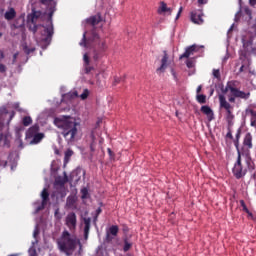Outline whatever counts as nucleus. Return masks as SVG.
Instances as JSON below:
<instances>
[{
	"label": "nucleus",
	"mask_w": 256,
	"mask_h": 256,
	"mask_svg": "<svg viewBox=\"0 0 256 256\" xmlns=\"http://www.w3.org/2000/svg\"><path fill=\"white\" fill-rule=\"evenodd\" d=\"M41 11H37L35 9L32 10V13L28 16L29 20V31H31L35 37L36 42L42 49H47L49 45H51V39H53V17L51 18V23L49 22V14H48V20L47 26L44 25H37V19L41 18Z\"/></svg>",
	"instance_id": "1"
},
{
	"label": "nucleus",
	"mask_w": 256,
	"mask_h": 256,
	"mask_svg": "<svg viewBox=\"0 0 256 256\" xmlns=\"http://www.w3.org/2000/svg\"><path fill=\"white\" fill-rule=\"evenodd\" d=\"M80 47H85L86 49L94 48V61L98 59L107 51V41L101 39L97 30L93 28L90 32H84L82 40L79 42Z\"/></svg>",
	"instance_id": "2"
},
{
	"label": "nucleus",
	"mask_w": 256,
	"mask_h": 256,
	"mask_svg": "<svg viewBox=\"0 0 256 256\" xmlns=\"http://www.w3.org/2000/svg\"><path fill=\"white\" fill-rule=\"evenodd\" d=\"M54 125L58 129L62 130V136L64 137L67 143H74L75 138L79 130L77 129V122L68 118H55Z\"/></svg>",
	"instance_id": "3"
},
{
	"label": "nucleus",
	"mask_w": 256,
	"mask_h": 256,
	"mask_svg": "<svg viewBox=\"0 0 256 256\" xmlns=\"http://www.w3.org/2000/svg\"><path fill=\"white\" fill-rule=\"evenodd\" d=\"M238 87L239 82L237 80H231L227 82L225 89H222V93H229V103H235L236 99H244V101H247V99L251 97V92L241 91Z\"/></svg>",
	"instance_id": "4"
},
{
	"label": "nucleus",
	"mask_w": 256,
	"mask_h": 256,
	"mask_svg": "<svg viewBox=\"0 0 256 256\" xmlns=\"http://www.w3.org/2000/svg\"><path fill=\"white\" fill-rule=\"evenodd\" d=\"M77 237L71 235L69 231L62 232L61 237L57 240L58 249L66 255H71L77 249Z\"/></svg>",
	"instance_id": "5"
},
{
	"label": "nucleus",
	"mask_w": 256,
	"mask_h": 256,
	"mask_svg": "<svg viewBox=\"0 0 256 256\" xmlns=\"http://www.w3.org/2000/svg\"><path fill=\"white\" fill-rule=\"evenodd\" d=\"M220 109H224L226 111V121L228 123V132L226 134L227 139H233V132L231 131V127H233V119H235V115L233 114V106L231 103L227 102V98L225 95L220 94L218 96Z\"/></svg>",
	"instance_id": "6"
},
{
	"label": "nucleus",
	"mask_w": 256,
	"mask_h": 256,
	"mask_svg": "<svg viewBox=\"0 0 256 256\" xmlns=\"http://www.w3.org/2000/svg\"><path fill=\"white\" fill-rule=\"evenodd\" d=\"M160 63H161L160 67L156 69V73H158V75H161V73L166 71L167 67L171 65V60H169V54L167 53V50L163 51V56L160 60Z\"/></svg>",
	"instance_id": "7"
},
{
	"label": "nucleus",
	"mask_w": 256,
	"mask_h": 256,
	"mask_svg": "<svg viewBox=\"0 0 256 256\" xmlns=\"http://www.w3.org/2000/svg\"><path fill=\"white\" fill-rule=\"evenodd\" d=\"M190 21L194 25H203L205 23V20H203V10H193L190 13Z\"/></svg>",
	"instance_id": "8"
},
{
	"label": "nucleus",
	"mask_w": 256,
	"mask_h": 256,
	"mask_svg": "<svg viewBox=\"0 0 256 256\" xmlns=\"http://www.w3.org/2000/svg\"><path fill=\"white\" fill-rule=\"evenodd\" d=\"M41 5H45L47 7L49 22L51 23V18L55 14L57 4L53 0H39Z\"/></svg>",
	"instance_id": "9"
},
{
	"label": "nucleus",
	"mask_w": 256,
	"mask_h": 256,
	"mask_svg": "<svg viewBox=\"0 0 256 256\" xmlns=\"http://www.w3.org/2000/svg\"><path fill=\"white\" fill-rule=\"evenodd\" d=\"M97 139H99V136L95 134V131H92L86 136V143L89 145L92 153H95V149L97 147Z\"/></svg>",
	"instance_id": "10"
},
{
	"label": "nucleus",
	"mask_w": 256,
	"mask_h": 256,
	"mask_svg": "<svg viewBox=\"0 0 256 256\" xmlns=\"http://www.w3.org/2000/svg\"><path fill=\"white\" fill-rule=\"evenodd\" d=\"M66 225L70 231H75L77 228V215L75 212H71L66 216Z\"/></svg>",
	"instance_id": "11"
},
{
	"label": "nucleus",
	"mask_w": 256,
	"mask_h": 256,
	"mask_svg": "<svg viewBox=\"0 0 256 256\" xmlns=\"http://www.w3.org/2000/svg\"><path fill=\"white\" fill-rule=\"evenodd\" d=\"M197 51H199L197 49V45L193 44L191 46H188V47H186L185 52L182 55H180L179 59L180 60L181 59H189V57L191 55H195V53H197Z\"/></svg>",
	"instance_id": "12"
},
{
	"label": "nucleus",
	"mask_w": 256,
	"mask_h": 256,
	"mask_svg": "<svg viewBox=\"0 0 256 256\" xmlns=\"http://www.w3.org/2000/svg\"><path fill=\"white\" fill-rule=\"evenodd\" d=\"M84 61V73L89 75L91 71H95V67L91 66V59L89 58V54L85 53L83 55Z\"/></svg>",
	"instance_id": "13"
},
{
	"label": "nucleus",
	"mask_w": 256,
	"mask_h": 256,
	"mask_svg": "<svg viewBox=\"0 0 256 256\" xmlns=\"http://www.w3.org/2000/svg\"><path fill=\"white\" fill-rule=\"evenodd\" d=\"M101 21H103V18L101 17L100 13L90 16L89 18L86 19L87 25H91V27H95V25H99Z\"/></svg>",
	"instance_id": "14"
},
{
	"label": "nucleus",
	"mask_w": 256,
	"mask_h": 256,
	"mask_svg": "<svg viewBox=\"0 0 256 256\" xmlns=\"http://www.w3.org/2000/svg\"><path fill=\"white\" fill-rule=\"evenodd\" d=\"M243 147H246L248 150L253 149V135L250 132L244 136Z\"/></svg>",
	"instance_id": "15"
},
{
	"label": "nucleus",
	"mask_w": 256,
	"mask_h": 256,
	"mask_svg": "<svg viewBox=\"0 0 256 256\" xmlns=\"http://www.w3.org/2000/svg\"><path fill=\"white\" fill-rule=\"evenodd\" d=\"M38 133H39V126L35 124L27 130L26 139H31L32 137H35V135H38Z\"/></svg>",
	"instance_id": "16"
},
{
	"label": "nucleus",
	"mask_w": 256,
	"mask_h": 256,
	"mask_svg": "<svg viewBox=\"0 0 256 256\" xmlns=\"http://www.w3.org/2000/svg\"><path fill=\"white\" fill-rule=\"evenodd\" d=\"M89 231H91V218H84V239H89Z\"/></svg>",
	"instance_id": "17"
},
{
	"label": "nucleus",
	"mask_w": 256,
	"mask_h": 256,
	"mask_svg": "<svg viewBox=\"0 0 256 256\" xmlns=\"http://www.w3.org/2000/svg\"><path fill=\"white\" fill-rule=\"evenodd\" d=\"M232 172H233L234 176L236 177V179H241V177H243V175H245V172L243 171V166H239L237 164H234Z\"/></svg>",
	"instance_id": "18"
},
{
	"label": "nucleus",
	"mask_w": 256,
	"mask_h": 256,
	"mask_svg": "<svg viewBox=\"0 0 256 256\" xmlns=\"http://www.w3.org/2000/svg\"><path fill=\"white\" fill-rule=\"evenodd\" d=\"M31 141H30V145H37L39 143H41V141H43V139H45V134L44 133H38L34 136L31 137Z\"/></svg>",
	"instance_id": "19"
},
{
	"label": "nucleus",
	"mask_w": 256,
	"mask_h": 256,
	"mask_svg": "<svg viewBox=\"0 0 256 256\" xmlns=\"http://www.w3.org/2000/svg\"><path fill=\"white\" fill-rule=\"evenodd\" d=\"M200 111L204 114L207 115L209 121H213V110L209 106H202Z\"/></svg>",
	"instance_id": "20"
},
{
	"label": "nucleus",
	"mask_w": 256,
	"mask_h": 256,
	"mask_svg": "<svg viewBox=\"0 0 256 256\" xmlns=\"http://www.w3.org/2000/svg\"><path fill=\"white\" fill-rule=\"evenodd\" d=\"M17 16L14 8H10L9 11L5 12L4 17L6 21H13V18Z\"/></svg>",
	"instance_id": "21"
},
{
	"label": "nucleus",
	"mask_w": 256,
	"mask_h": 256,
	"mask_svg": "<svg viewBox=\"0 0 256 256\" xmlns=\"http://www.w3.org/2000/svg\"><path fill=\"white\" fill-rule=\"evenodd\" d=\"M158 13H169V15H171V13H173V9L167 7V3L161 2L160 8L158 9Z\"/></svg>",
	"instance_id": "22"
},
{
	"label": "nucleus",
	"mask_w": 256,
	"mask_h": 256,
	"mask_svg": "<svg viewBox=\"0 0 256 256\" xmlns=\"http://www.w3.org/2000/svg\"><path fill=\"white\" fill-rule=\"evenodd\" d=\"M240 139H241V128H238L236 135H235V139L233 140L234 147H236V151H241V149L239 148V140Z\"/></svg>",
	"instance_id": "23"
},
{
	"label": "nucleus",
	"mask_w": 256,
	"mask_h": 256,
	"mask_svg": "<svg viewBox=\"0 0 256 256\" xmlns=\"http://www.w3.org/2000/svg\"><path fill=\"white\" fill-rule=\"evenodd\" d=\"M107 233L112 235V237H117L119 235V226L112 225L108 230Z\"/></svg>",
	"instance_id": "24"
},
{
	"label": "nucleus",
	"mask_w": 256,
	"mask_h": 256,
	"mask_svg": "<svg viewBox=\"0 0 256 256\" xmlns=\"http://www.w3.org/2000/svg\"><path fill=\"white\" fill-rule=\"evenodd\" d=\"M42 203L43 205H47V201H49V191L47 188H44L41 193Z\"/></svg>",
	"instance_id": "25"
},
{
	"label": "nucleus",
	"mask_w": 256,
	"mask_h": 256,
	"mask_svg": "<svg viewBox=\"0 0 256 256\" xmlns=\"http://www.w3.org/2000/svg\"><path fill=\"white\" fill-rule=\"evenodd\" d=\"M71 157H73V150L67 149V151L64 154V163L67 165L69 161H71Z\"/></svg>",
	"instance_id": "26"
},
{
	"label": "nucleus",
	"mask_w": 256,
	"mask_h": 256,
	"mask_svg": "<svg viewBox=\"0 0 256 256\" xmlns=\"http://www.w3.org/2000/svg\"><path fill=\"white\" fill-rule=\"evenodd\" d=\"M196 100L200 105H204V103H207V96L205 94H198Z\"/></svg>",
	"instance_id": "27"
},
{
	"label": "nucleus",
	"mask_w": 256,
	"mask_h": 256,
	"mask_svg": "<svg viewBox=\"0 0 256 256\" xmlns=\"http://www.w3.org/2000/svg\"><path fill=\"white\" fill-rule=\"evenodd\" d=\"M31 123H33V119H31L30 116H25L22 119V125H24V127H29V125H31Z\"/></svg>",
	"instance_id": "28"
},
{
	"label": "nucleus",
	"mask_w": 256,
	"mask_h": 256,
	"mask_svg": "<svg viewBox=\"0 0 256 256\" xmlns=\"http://www.w3.org/2000/svg\"><path fill=\"white\" fill-rule=\"evenodd\" d=\"M131 247H133V244L130 243L129 241H127V239L124 240V247H123V251L125 253H127V251H129L131 249Z\"/></svg>",
	"instance_id": "29"
},
{
	"label": "nucleus",
	"mask_w": 256,
	"mask_h": 256,
	"mask_svg": "<svg viewBox=\"0 0 256 256\" xmlns=\"http://www.w3.org/2000/svg\"><path fill=\"white\" fill-rule=\"evenodd\" d=\"M24 53H26V55H31V53H35V47H30L29 46H24Z\"/></svg>",
	"instance_id": "30"
},
{
	"label": "nucleus",
	"mask_w": 256,
	"mask_h": 256,
	"mask_svg": "<svg viewBox=\"0 0 256 256\" xmlns=\"http://www.w3.org/2000/svg\"><path fill=\"white\" fill-rule=\"evenodd\" d=\"M186 67H188V69H193V67H195V60L193 58H190L186 61Z\"/></svg>",
	"instance_id": "31"
},
{
	"label": "nucleus",
	"mask_w": 256,
	"mask_h": 256,
	"mask_svg": "<svg viewBox=\"0 0 256 256\" xmlns=\"http://www.w3.org/2000/svg\"><path fill=\"white\" fill-rule=\"evenodd\" d=\"M69 181V179L67 178V175H65V177L63 179L58 178L56 179V183L58 185H65V183H67Z\"/></svg>",
	"instance_id": "32"
},
{
	"label": "nucleus",
	"mask_w": 256,
	"mask_h": 256,
	"mask_svg": "<svg viewBox=\"0 0 256 256\" xmlns=\"http://www.w3.org/2000/svg\"><path fill=\"white\" fill-rule=\"evenodd\" d=\"M81 195L82 199H87V197H89V190L87 188H82Z\"/></svg>",
	"instance_id": "33"
},
{
	"label": "nucleus",
	"mask_w": 256,
	"mask_h": 256,
	"mask_svg": "<svg viewBox=\"0 0 256 256\" xmlns=\"http://www.w3.org/2000/svg\"><path fill=\"white\" fill-rule=\"evenodd\" d=\"M237 161L235 163V165H238L239 167H243V164L241 163V150H237Z\"/></svg>",
	"instance_id": "34"
},
{
	"label": "nucleus",
	"mask_w": 256,
	"mask_h": 256,
	"mask_svg": "<svg viewBox=\"0 0 256 256\" xmlns=\"http://www.w3.org/2000/svg\"><path fill=\"white\" fill-rule=\"evenodd\" d=\"M88 97H89V90L85 89L83 93L80 95V98L82 99V101H85V99H87Z\"/></svg>",
	"instance_id": "35"
},
{
	"label": "nucleus",
	"mask_w": 256,
	"mask_h": 256,
	"mask_svg": "<svg viewBox=\"0 0 256 256\" xmlns=\"http://www.w3.org/2000/svg\"><path fill=\"white\" fill-rule=\"evenodd\" d=\"M213 76L215 77V79H221V72L219 71V69L213 70Z\"/></svg>",
	"instance_id": "36"
},
{
	"label": "nucleus",
	"mask_w": 256,
	"mask_h": 256,
	"mask_svg": "<svg viewBox=\"0 0 256 256\" xmlns=\"http://www.w3.org/2000/svg\"><path fill=\"white\" fill-rule=\"evenodd\" d=\"M240 205L241 207H243V211H245V213H249V208H247V205L245 204L244 200L240 201Z\"/></svg>",
	"instance_id": "37"
},
{
	"label": "nucleus",
	"mask_w": 256,
	"mask_h": 256,
	"mask_svg": "<svg viewBox=\"0 0 256 256\" xmlns=\"http://www.w3.org/2000/svg\"><path fill=\"white\" fill-rule=\"evenodd\" d=\"M108 155L110 159H115V152L111 150V148H107Z\"/></svg>",
	"instance_id": "38"
},
{
	"label": "nucleus",
	"mask_w": 256,
	"mask_h": 256,
	"mask_svg": "<svg viewBox=\"0 0 256 256\" xmlns=\"http://www.w3.org/2000/svg\"><path fill=\"white\" fill-rule=\"evenodd\" d=\"M9 113V110H7V107L0 108V115H7Z\"/></svg>",
	"instance_id": "39"
},
{
	"label": "nucleus",
	"mask_w": 256,
	"mask_h": 256,
	"mask_svg": "<svg viewBox=\"0 0 256 256\" xmlns=\"http://www.w3.org/2000/svg\"><path fill=\"white\" fill-rule=\"evenodd\" d=\"M111 241H113V235L106 232V242L111 243Z\"/></svg>",
	"instance_id": "40"
},
{
	"label": "nucleus",
	"mask_w": 256,
	"mask_h": 256,
	"mask_svg": "<svg viewBox=\"0 0 256 256\" xmlns=\"http://www.w3.org/2000/svg\"><path fill=\"white\" fill-rule=\"evenodd\" d=\"M78 96L79 94H77V91L67 94V97H70V99H75V97H78Z\"/></svg>",
	"instance_id": "41"
},
{
	"label": "nucleus",
	"mask_w": 256,
	"mask_h": 256,
	"mask_svg": "<svg viewBox=\"0 0 256 256\" xmlns=\"http://www.w3.org/2000/svg\"><path fill=\"white\" fill-rule=\"evenodd\" d=\"M7 72V67L4 64L0 63V73H6Z\"/></svg>",
	"instance_id": "42"
},
{
	"label": "nucleus",
	"mask_w": 256,
	"mask_h": 256,
	"mask_svg": "<svg viewBox=\"0 0 256 256\" xmlns=\"http://www.w3.org/2000/svg\"><path fill=\"white\" fill-rule=\"evenodd\" d=\"M197 1H198L199 7H201V5H207V3H209V0H197Z\"/></svg>",
	"instance_id": "43"
},
{
	"label": "nucleus",
	"mask_w": 256,
	"mask_h": 256,
	"mask_svg": "<svg viewBox=\"0 0 256 256\" xmlns=\"http://www.w3.org/2000/svg\"><path fill=\"white\" fill-rule=\"evenodd\" d=\"M15 117V111H12L11 113H10V118H9V120H8V122H7V125H9V123H11V121H13V118Z\"/></svg>",
	"instance_id": "44"
},
{
	"label": "nucleus",
	"mask_w": 256,
	"mask_h": 256,
	"mask_svg": "<svg viewBox=\"0 0 256 256\" xmlns=\"http://www.w3.org/2000/svg\"><path fill=\"white\" fill-rule=\"evenodd\" d=\"M17 57H19V52H16L14 55H13V60H12V64L15 65L16 61H17Z\"/></svg>",
	"instance_id": "45"
},
{
	"label": "nucleus",
	"mask_w": 256,
	"mask_h": 256,
	"mask_svg": "<svg viewBox=\"0 0 256 256\" xmlns=\"http://www.w3.org/2000/svg\"><path fill=\"white\" fill-rule=\"evenodd\" d=\"M13 107L14 109H16V111H19V112L23 111V109H21V107L19 106V103H14Z\"/></svg>",
	"instance_id": "46"
},
{
	"label": "nucleus",
	"mask_w": 256,
	"mask_h": 256,
	"mask_svg": "<svg viewBox=\"0 0 256 256\" xmlns=\"http://www.w3.org/2000/svg\"><path fill=\"white\" fill-rule=\"evenodd\" d=\"M181 13H183V7L179 8V11H178V13L176 15V19H179L181 17Z\"/></svg>",
	"instance_id": "47"
},
{
	"label": "nucleus",
	"mask_w": 256,
	"mask_h": 256,
	"mask_svg": "<svg viewBox=\"0 0 256 256\" xmlns=\"http://www.w3.org/2000/svg\"><path fill=\"white\" fill-rule=\"evenodd\" d=\"M119 83H121V78L115 77L114 78V85H119Z\"/></svg>",
	"instance_id": "48"
},
{
	"label": "nucleus",
	"mask_w": 256,
	"mask_h": 256,
	"mask_svg": "<svg viewBox=\"0 0 256 256\" xmlns=\"http://www.w3.org/2000/svg\"><path fill=\"white\" fill-rule=\"evenodd\" d=\"M7 165V160H0V167H5Z\"/></svg>",
	"instance_id": "49"
},
{
	"label": "nucleus",
	"mask_w": 256,
	"mask_h": 256,
	"mask_svg": "<svg viewBox=\"0 0 256 256\" xmlns=\"http://www.w3.org/2000/svg\"><path fill=\"white\" fill-rule=\"evenodd\" d=\"M250 114L252 116V119H256V111L255 110H250Z\"/></svg>",
	"instance_id": "50"
},
{
	"label": "nucleus",
	"mask_w": 256,
	"mask_h": 256,
	"mask_svg": "<svg viewBox=\"0 0 256 256\" xmlns=\"http://www.w3.org/2000/svg\"><path fill=\"white\" fill-rule=\"evenodd\" d=\"M77 245H79V253H81V251H83V245L81 244V241H77Z\"/></svg>",
	"instance_id": "51"
},
{
	"label": "nucleus",
	"mask_w": 256,
	"mask_h": 256,
	"mask_svg": "<svg viewBox=\"0 0 256 256\" xmlns=\"http://www.w3.org/2000/svg\"><path fill=\"white\" fill-rule=\"evenodd\" d=\"M249 5H250L251 7H255V5H256V0H249Z\"/></svg>",
	"instance_id": "52"
},
{
	"label": "nucleus",
	"mask_w": 256,
	"mask_h": 256,
	"mask_svg": "<svg viewBox=\"0 0 256 256\" xmlns=\"http://www.w3.org/2000/svg\"><path fill=\"white\" fill-rule=\"evenodd\" d=\"M45 205H46V204H43V202H42L41 206H39V207L37 208V211H43V209H45Z\"/></svg>",
	"instance_id": "53"
},
{
	"label": "nucleus",
	"mask_w": 256,
	"mask_h": 256,
	"mask_svg": "<svg viewBox=\"0 0 256 256\" xmlns=\"http://www.w3.org/2000/svg\"><path fill=\"white\" fill-rule=\"evenodd\" d=\"M0 59H5V53L3 52V50H0Z\"/></svg>",
	"instance_id": "54"
},
{
	"label": "nucleus",
	"mask_w": 256,
	"mask_h": 256,
	"mask_svg": "<svg viewBox=\"0 0 256 256\" xmlns=\"http://www.w3.org/2000/svg\"><path fill=\"white\" fill-rule=\"evenodd\" d=\"M203 89V86L199 85L196 89V92L199 94L201 93V90Z\"/></svg>",
	"instance_id": "55"
},
{
	"label": "nucleus",
	"mask_w": 256,
	"mask_h": 256,
	"mask_svg": "<svg viewBox=\"0 0 256 256\" xmlns=\"http://www.w3.org/2000/svg\"><path fill=\"white\" fill-rule=\"evenodd\" d=\"M37 235H39V229L34 230L33 236L37 237Z\"/></svg>",
	"instance_id": "56"
},
{
	"label": "nucleus",
	"mask_w": 256,
	"mask_h": 256,
	"mask_svg": "<svg viewBox=\"0 0 256 256\" xmlns=\"http://www.w3.org/2000/svg\"><path fill=\"white\" fill-rule=\"evenodd\" d=\"M255 125H256V119H252V120H251V126H252V127H255Z\"/></svg>",
	"instance_id": "57"
},
{
	"label": "nucleus",
	"mask_w": 256,
	"mask_h": 256,
	"mask_svg": "<svg viewBox=\"0 0 256 256\" xmlns=\"http://www.w3.org/2000/svg\"><path fill=\"white\" fill-rule=\"evenodd\" d=\"M3 127H5V125L3 124V122H0V131H3Z\"/></svg>",
	"instance_id": "58"
},
{
	"label": "nucleus",
	"mask_w": 256,
	"mask_h": 256,
	"mask_svg": "<svg viewBox=\"0 0 256 256\" xmlns=\"http://www.w3.org/2000/svg\"><path fill=\"white\" fill-rule=\"evenodd\" d=\"M4 12H5L4 9H0V17L3 15Z\"/></svg>",
	"instance_id": "59"
},
{
	"label": "nucleus",
	"mask_w": 256,
	"mask_h": 256,
	"mask_svg": "<svg viewBox=\"0 0 256 256\" xmlns=\"http://www.w3.org/2000/svg\"><path fill=\"white\" fill-rule=\"evenodd\" d=\"M3 141V133H0V142Z\"/></svg>",
	"instance_id": "60"
},
{
	"label": "nucleus",
	"mask_w": 256,
	"mask_h": 256,
	"mask_svg": "<svg viewBox=\"0 0 256 256\" xmlns=\"http://www.w3.org/2000/svg\"><path fill=\"white\" fill-rule=\"evenodd\" d=\"M244 65H242L241 67H240V72H243V69H244Z\"/></svg>",
	"instance_id": "61"
},
{
	"label": "nucleus",
	"mask_w": 256,
	"mask_h": 256,
	"mask_svg": "<svg viewBox=\"0 0 256 256\" xmlns=\"http://www.w3.org/2000/svg\"><path fill=\"white\" fill-rule=\"evenodd\" d=\"M99 143H103V138H100V139H99Z\"/></svg>",
	"instance_id": "62"
},
{
	"label": "nucleus",
	"mask_w": 256,
	"mask_h": 256,
	"mask_svg": "<svg viewBox=\"0 0 256 256\" xmlns=\"http://www.w3.org/2000/svg\"><path fill=\"white\" fill-rule=\"evenodd\" d=\"M57 213H59V210H56V211H55V215H57Z\"/></svg>",
	"instance_id": "63"
},
{
	"label": "nucleus",
	"mask_w": 256,
	"mask_h": 256,
	"mask_svg": "<svg viewBox=\"0 0 256 256\" xmlns=\"http://www.w3.org/2000/svg\"><path fill=\"white\" fill-rule=\"evenodd\" d=\"M98 213H101V208L98 209Z\"/></svg>",
	"instance_id": "64"
}]
</instances>
